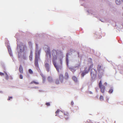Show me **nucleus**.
Returning <instances> with one entry per match:
<instances>
[{
	"label": "nucleus",
	"mask_w": 123,
	"mask_h": 123,
	"mask_svg": "<svg viewBox=\"0 0 123 123\" xmlns=\"http://www.w3.org/2000/svg\"><path fill=\"white\" fill-rule=\"evenodd\" d=\"M51 52L52 56V61L53 64L57 71L59 72V68H61V67L58 66L56 62L57 61L62 66L64 56L63 55L62 52L60 50L54 49Z\"/></svg>",
	"instance_id": "f257e3e1"
},
{
	"label": "nucleus",
	"mask_w": 123,
	"mask_h": 123,
	"mask_svg": "<svg viewBox=\"0 0 123 123\" xmlns=\"http://www.w3.org/2000/svg\"><path fill=\"white\" fill-rule=\"evenodd\" d=\"M45 51L46 53V56L47 58L46 60V61L45 62V66L46 70L48 72H49L50 70L49 63L50 62L51 57L50 48L47 46H46Z\"/></svg>",
	"instance_id": "f03ea898"
},
{
	"label": "nucleus",
	"mask_w": 123,
	"mask_h": 123,
	"mask_svg": "<svg viewBox=\"0 0 123 123\" xmlns=\"http://www.w3.org/2000/svg\"><path fill=\"white\" fill-rule=\"evenodd\" d=\"M90 74L92 81H94L96 79L97 76V71L94 68H92L90 71Z\"/></svg>",
	"instance_id": "7ed1b4c3"
},
{
	"label": "nucleus",
	"mask_w": 123,
	"mask_h": 123,
	"mask_svg": "<svg viewBox=\"0 0 123 123\" xmlns=\"http://www.w3.org/2000/svg\"><path fill=\"white\" fill-rule=\"evenodd\" d=\"M68 54L67 53L66 55V62L67 64V65L69 69L73 73L77 69V68H75V67H73L71 66H69L68 64Z\"/></svg>",
	"instance_id": "20e7f679"
},
{
	"label": "nucleus",
	"mask_w": 123,
	"mask_h": 123,
	"mask_svg": "<svg viewBox=\"0 0 123 123\" xmlns=\"http://www.w3.org/2000/svg\"><path fill=\"white\" fill-rule=\"evenodd\" d=\"M97 69L98 72V74L99 78H100L102 75H103L104 72V70L102 68V67H101V65H99L98 66Z\"/></svg>",
	"instance_id": "39448f33"
},
{
	"label": "nucleus",
	"mask_w": 123,
	"mask_h": 123,
	"mask_svg": "<svg viewBox=\"0 0 123 123\" xmlns=\"http://www.w3.org/2000/svg\"><path fill=\"white\" fill-rule=\"evenodd\" d=\"M92 68V65H90V67L88 68H85V70L81 72V76L82 78H83L84 76L86 74H87L91 68Z\"/></svg>",
	"instance_id": "423d86ee"
},
{
	"label": "nucleus",
	"mask_w": 123,
	"mask_h": 123,
	"mask_svg": "<svg viewBox=\"0 0 123 123\" xmlns=\"http://www.w3.org/2000/svg\"><path fill=\"white\" fill-rule=\"evenodd\" d=\"M61 111L62 113H63L64 114V115H65V119L66 120H67L68 119V117H68V113H67L66 114L64 112V111H59V110H57V111H56L55 112L56 114H57L59 112H60V111Z\"/></svg>",
	"instance_id": "0eeeda50"
},
{
	"label": "nucleus",
	"mask_w": 123,
	"mask_h": 123,
	"mask_svg": "<svg viewBox=\"0 0 123 123\" xmlns=\"http://www.w3.org/2000/svg\"><path fill=\"white\" fill-rule=\"evenodd\" d=\"M59 78L60 82L62 83L63 82L64 79L63 76L62 74H60L59 75Z\"/></svg>",
	"instance_id": "6e6552de"
},
{
	"label": "nucleus",
	"mask_w": 123,
	"mask_h": 123,
	"mask_svg": "<svg viewBox=\"0 0 123 123\" xmlns=\"http://www.w3.org/2000/svg\"><path fill=\"white\" fill-rule=\"evenodd\" d=\"M101 91L102 92L104 93L105 89V87L104 85H102V86L99 87Z\"/></svg>",
	"instance_id": "1a4fd4ad"
},
{
	"label": "nucleus",
	"mask_w": 123,
	"mask_h": 123,
	"mask_svg": "<svg viewBox=\"0 0 123 123\" xmlns=\"http://www.w3.org/2000/svg\"><path fill=\"white\" fill-rule=\"evenodd\" d=\"M40 74L43 78V83H44L45 81V78L44 75L42 73H40Z\"/></svg>",
	"instance_id": "9d476101"
},
{
	"label": "nucleus",
	"mask_w": 123,
	"mask_h": 123,
	"mask_svg": "<svg viewBox=\"0 0 123 123\" xmlns=\"http://www.w3.org/2000/svg\"><path fill=\"white\" fill-rule=\"evenodd\" d=\"M123 0H116V4L118 5H119L122 3Z\"/></svg>",
	"instance_id": "9b49d317"
},
{
	"label": "nucleus",
	"mask_w": 123,
	"mask_h": 123,
	"mask_svg": "<svg viewBox=\"0 0 123 123\" xmlns=\"http://www.w3.org/2000/svg\"><path fill=\"white\" fill-rule=\"evenodd\" d=\"M48 80L49 82L51 83L53 81V79L51 77L49 76L48 78Z\"/></svg>",
	"instance_id": "f8f14e48"
},
{
	"label": "nucleus",
	"mask_w": 123,
	"mask_h": 123,
	"mask_svg": "<svg viewBox=\"0 0 123 123\" xmlns=\"http://www.w3.org/2000/svg\"><path fill=\"white\" fill-rule=\"evenodd\" d=\"M80 63L79 62L78 64H76L75 66L74 67L75 68L79 69L80 68Z\"/></svg>",
	"instance_id": "ddd939ff"
},
{
	"label": "nucleus",
	"mask_w": 123,
	"mask_h": 123,
	"mask_svg": "<svg viewBox=\"0 0 123 123\" xmlns=\"http://www.w3.org/2000/svg\"><path fill=\"white\" fill-rule=\"evenodd\" d=\"M68 77L69 75L68 74V73L67 72L65 74V75L64 76L65 79L66 80H67L68 79Z\"/></svg>",
	"instance_id": "4468645a"
},
{
	"label": "nucleus",
	"mask_w": 123,
	"mask_h": 123,
	"mask_svg": "<svg viewBox=\"0 0 123 123\" xmlns=\"http://www.w3.org/2000/svg\"><path fill=\"white\" fill-rule=\"evenodd\" d=\"M113 91V88L112 87H111L110 89L108 92L109 93H111Z\"/></svg>",
	"instance_id": "2eb2a0df"
},
{
	"label": "nucleus",
	"mask_w": 123,
	"mask_h": 123,
	"mask_svg": "<svg viewBox=\"0 0 123 123\" xmlns=\"http://www.w3.org/2000/svg\"><path fill=\"white\" fill-rule=\"evenodd\" d=\"M72 79L75 82H77V79L75 76H73L72 77Z\"/></svg>",
	"instance_id": "dca6fc26"
},
{
	"label": "nucleus",
	"mask_w": 123,
	"mask_h": 123,
	"mask_svg": "<svg viewBox=\"0 0 123 123\" xmlns=\"http://www.w3.org/2000/svg\"><path fill=\"white\" fill-rule=\"evenodd\" d=\"M55 83L57 84H59V81L58 79H56L55 80Z\"/></svg>",
	"instance_id": "f3484780"
},
{
	"label": "nucleus",
	"mask_w": 123,
	"mask_h": 123,
	"mask_svg": "<svg viewBox=\"0 0 123 123\" xmlns=\"http://www.w3.org/2000/svg\"><path fill=\"white\" fill-rule=\"evenodd\" d=\"M100 100L101 101H103L104 99L103 97L102 96H101L99 98Z\"/></svg>",
	"instance_id": "a211bd4d"
},
{
	"label": "nucleus",
	"mask_w": 123,
	"mask_h": 123,
	"mask_svg": "<svg viewBox=\"0 0 123 123\" xmlns=\"http://www.w3.org/2000/svg\"><path fill=\"white\" fill-rule=\"evenodd\" d=\"M40 50H39V55ZM40 63V64H43L42 62L41 59L39 57V63Z\"/></svg>",
	"instance_id": "6ab92c4d"
},
{
	"label": "nucleus",
	"mask_w": 123,
	"mask_h": 123,
	"mask_svg": "<svg viewBox=\"0 0 123 123\" xmlns=\"http://www.w3.org/2000/svg\"><path fill=\"white\" fill-rule=\"evenodd\" d=\"M102 83L101 82V81L100 80L99 84V87H101L102 86Z\"/></svg>",
	"instance_id": "aec40b11"
},
{
	"label": "nucleus",
	"mask_w": 123,
	"mask_h": 123,
	"mask_svg": "<svg viewBox=\"0 0 123 123\" xmlns=\"http://www.w3.org/2000/svg\"><path fill=\"white\" fill-rule=\"evenodd\" d=\"M89 62H90V63H91V64L90 65H92V59L91 58H89L88 60Z\"/></svg>",
	"instance_id": "412c9836"
},
{
	"label": "nucleus",
	"mask_w": 123,
	"mask_h": 123,
	"mask_svg": "<svg viewBox=\"0 0 123 123\" xmlns=\"http://www.w3.org/2000/svg\"><path fill=\"white\" fill-rule=\"evenodd\" d=\"M45 104L46 105L48 106H49L50 105V103L49 102H47Z\"/></svg>",
	"instance_id": "4be33fe9"
},
{
	"label": "nucleus",
	"mask_w": 123,
	"mask_h": 123,
	"mask_svg": "<svg viewBox=\"0 0 123 123\" xmlns=\"http://www.w3.org/2000/svg\"><path fill=\"white\" fill-rule=\"evenodd\" d=\"M71 104L72 105H74V102H73V101H72L71 102Z\"/></svg>",
	"instance_id": "5701e85b"
},
{
	"label": "nucleus",
	"mask_w": 123,
	"mask_h": 123,
	"mask_svg": "<svg viewBox=\"0 0 123 123\" xmlns=\"http://www.w3.org/2000/svg\"><path fill=\"white\" fill-rule=\"evenodd\" d=\"M97 92H98V88L97 87L95 88Z\"/></svg>",
	"instance_id": "b1692460"
},
{
	"label": "nucleus",
	"mask_w": 123,
	"mask_h": 123,
	"mask_svg": "<svg viewBox=\"0 0 123 123\" xmlns=\"http://www.w3.org/2000/svg\"><path fill=\"white\" fill-rule=\"evenodd\" d=\"M100 20L102 22H105V20H103L100 19Z\"/></svg>",
	"instance_id": "393cba45"
},
{
	"label": "nucleus",
	"mask_w": 123,
	"mask_h": 123,
	"mask_svg": "<svg viewBox=\"0 0 123 123\" xmlns=\"http://www.w3.org/2000/svg\"><path fill=\"white\" fill-rule=\"evenodd\" d=\"M77 54L78 55V57H79V53L78 52H77Z\"/></svg>",
	"instance_id": "a878e982"
},
{
	"label": "nucleus",
	"mask_w": 123,
	"mask_h": 123,
	"mask_svg": "<svg viewBox=\"0 0 123 123\" xmlns=\"http://www.w3.org/2000/svg\"><path fill=\"white\" fill-rule=\"evenodd\" d=\"M87 12H88V13H89V14H90V11H87Z\"/></svg>",
	"instance_id": "bb28decb"
},
{
	"label": "nucleus",
	"mask_w": 123,
	"mask_h": 123,
	"mask_svg": "<svg viewBox=\"0 0 123 123\" xmlns=\"http://www.w3.org/2000/svg\"><path fill=\"white\" fill-rule=\"evenodd\" d=\"M89 93H90V94H92V92H91V91H90V92H89Z\"/></svg>",
	"instance_id": "cd10ccee"
},
{
	"label": "nucleus",
	"mask_w": 123,
	"mask_h": 123,
	"mask_svg": "<svg viewBox=\"0 0 123 123\" xmlns=\"http://www.w3.org/2000/svg\"><path fill=\"white\" fill-rule=\"evenodd\" d=\"M107 83H106V82H105V83L104 84L105 85H107Z\"/></svg>",
	"instance_id": "c85d7f7f"
},
{
	"label": "nucleus",
	"mask_w": 123,
	"mask_h": 123,
	"mask_svg": "<svg viewBox=\"0 0 123 123\" xmlns=\"http://www.w3.org/2000/svg\"><path fill=\"white\" fill-rule=\"evenodd\" d=\"M91 14H93V13H91Z\"/></svg>",
	"instance_id": "c756f323"
},
{
	"label": "nucleus",
	"mask_w": 123,
	"mask_h": 123,
	"mask_svg": "<svg viewBox=\"0 0 123 123\" xmlns=\"http://www.w3.org/2000/svg\"><path fill=\"white\" fill-rule=\"evenodd\" d=\"M39 91H40V92H41V91H39Z\"/></svg>",
	"instance_id": "7c9ffc66"
},
{
	"label": "nucleus",
	"mask_w": 123,
	"mask_h": 123,
	"mask_svg": "<svg viewBox=\"0 0 123 123\" xmlns=\"http://www.w3.org/2000/svg\"><path fill=\"white\" fill-rule=\"evenodd\" d=\"M57 116V115H56H56H55V116Z\"/></svg>",
	"instance_id": "2f4dec72"
},
{
	"label": "nucleus",
	"mask_w": 123,
	"mask_h": 123,
	"mask_svg": "<svg viewBox=\"0 0 123 123\" xmlns=\"http://www.w3.org/2000/svg\"><path fill=\"white\" fill-rule=\"evenodd\" d=\"M122 8H123V7Z\"/></svg>",
	"instance_id": "473e14b6"
},
{
	"label": "nucleus",
	"mask_w": 123,
	"mask_h": 123,
	"mask_svg": "<svg viewBox=\"0 0 123 123\" xmlns=\"http://www.w3.org/2000/svg\"><path fill=\"white\" fill-rule=\"evenodd\" d=\"M116 123V122H115V123Z\"/></svg>",
	"instance_id": "72a5a7b5"
},
{
	"label": "nucleus",
	"mask_w": 123,
	"mask_h": 123,
	"mask_svg": "<svg viewBox=\"0 0 123 123\" xmlns=\"http://www.w3.org/2000/svg\"><path fill=\"white\" fill-rule=\"evenodd\" d=\"M72 51V50L71 49V51Z\"/></svg>",
	"instance_id": "f704fd0d"
}]
</instances>
